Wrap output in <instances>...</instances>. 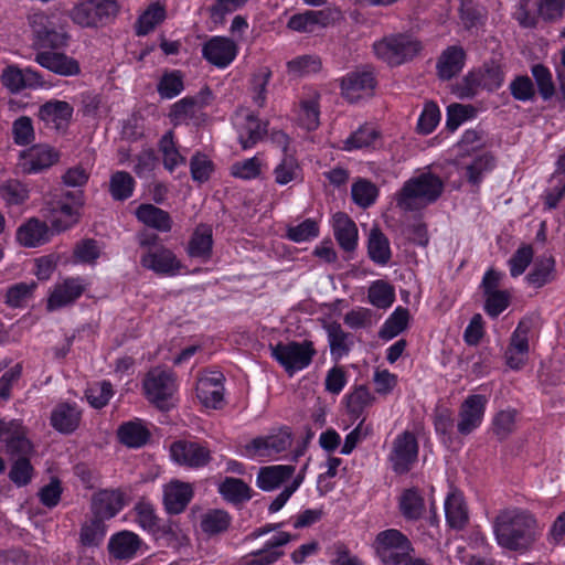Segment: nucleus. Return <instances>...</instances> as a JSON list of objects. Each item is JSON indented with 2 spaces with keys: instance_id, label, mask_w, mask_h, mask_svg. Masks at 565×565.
Returning <instances> with one entry per match:
<instances>
[{
  "instance_id": "nucleus-1",
  "label": "nucleus",
  "mask_w": 565,
  "mask_h": 565,
  "mask_svg": "<svg viewBox=\"0 0 565 565\" xmlns=\"http://www.w3.org/2000/svg\"><path fill=\"white\" fill-rule=\"evenodd\" d=\"M493 532L497 543L509 551L524 553L537 537L535 516L521 508L501 510L494 519Z\"/></svg>"
},
{
  "instance_id": "nucleus-2",
  "label": "nucleus",
  "mask_w": 565,
  "mask_h": 565,
  "mask_svg": "<svg viewBox=\"0 0 565 565\" xmlns=\"http://www.w3.org/2000/svg\"><path fill=\"white\" fill-rule=\"evenodd\" d=\"M505 79L504 64L497 58H490L479 67L470 70L454 87V93L460 99H472L480 90L497 92Z\"/></svg>"
},
{
  "instance_id": "nucleus-3",
  "label": "nucleus",
  "mask_w": 565,
  "mask_h": 565,
  "mask_svg": "<svg viewBox=\"0 0 565 565\" xmlns=\"http://www.w3.org/2000/svg\"><path fill=\"white\" fill-rule=\"evenodd\" d=\"M444 183L433 173H422L407 180L396 194V205L405 212L419 211L436 202L441 195Z\"/></svg>"
},
{
  "instance_id": "nucleus-4",
  "label": "nucleus",
  "mask_w": 565,
  "mask_h": 565,
  "mask_svg": "<svg viewBox=\"0 0 565 565\" xmlns=\"http://www.w3.org/2000/svg\"><path fill=\"white\" fill-rule=\"evenodd\" d=\"M372 50L377 60L395 67L416 57L423 50V44L412 34L399 32L376 40Z\"/></svg>"
},
{
  "instance_id": "nucleus-5",
  "label": "nucleus",
  "mask_w": 565,
  "mask_h": 565,
  "mask_svg": "<svg viewBox=\"0 0 565 565\" xmlns=\"http://www.w3.org/2000/svg\"><path fill=\"white\" fill-rule=\"evenodd\" d=\"M373 547L383 565H402L414 552L411 540L396 529L377 533Z\"/></svg>"
},
{
  "instance_id": "nucleus-6",
  "label": "nucleus",
  "mask_w": 565,
  "mask_h": 565,
  "mask_svg": "<svg viewBox=\"0 0 565 565\" xmlns=\"http://www.w3.org/2000/svg\"><path fill=\"white\" fill-rule=\"evenodd\" d=\"M269 349L271 356L289 375L308 367L317 354L313 342L310 340L278 342L275 345L270 344Z\"/></svg>"
},
{
  "instance_id": "nucleus-7",
  "label": "nucleus",
  "mask_w": 565,
  "mask_h": 565,
  "mask_svg": "<svg viewBox=\"0 0 565 565\" xmlns=\"http://www.w3.org/2000/svg\"><path fill=\"white\" fill-rule=\"evenodd\" d=\"M118 11L116 0H85L72 9L71 18L83 28H98L111 22Z\"/></svg>"
},
{
  "instance_id": "nucleus-8",
  "label": "nucleus",
  "mask_w": 565,
  "mask_h": 565,
  "mask_svg": "<svg viewBox=\"0 0 565 565\" xmlns=\"http://www.w3.org/2000/svg\"><path fill=\"white\" fill-rule=\"evenodd\" d=\"M419 444L414 433L404 430L392 441L387 455L391 470L397 476L407 475L417 463Z\"/></svg>"
},
{
  "instance_id": "nucleus-9",
  "label": "nucleus",
  "mask_w": 565,
  "mask_h": 565,
  "mask_svg": "<svg viewBox=\"0 0 565 565\" xmlns=\"http://www.w3.org/2000/svg\"><path fill=\"white\" fill-rule=\"evenodd\" d=\"M0 440L4 452L11 458L31 457L34 446L28 437V428L20 419H0Z\"/></svg>"
},
{
  "instance_id": "nucleus-10",
  "label": "nucleus",
  "mask_w": 565,
  "mask_h": 565,
  "mask_svg": "<svg viewBox=\"0 0 565 565\" xmlns=\"http://www.w3.org/2000/svg\"><path fill=\"white\" fill-rule=\"evenodd\" d=\"M171 459L180 465L192 469L207 466L212 460V451L206 443L194 440H175L170 445Z\"/></svg>"
},
{
  "instance_id": "nucleus-11",
  "label": "nucleus",
  "mask_w": 565,
  "mask_h": 565,
  "mask_svg": "<svg viewBox=\"0 0 565 565\" xmlns=\"http://www.w3.org/2000/svg\"><path fill=\"white\" fill-rule=\"evenodd\" d=\"M60 160V152L50 145L39 143L20 152L17 168L23 174H36Z\"/></svg>"
},
{
  "instance_id": "nucleus-12",
  "label": "nucleus",
  "mask_w": 565,
  "mask_h": 565,
  "mask_svg": "<svg viewBox=\"0 0 565 565\" xmlns=\"http://www.w3.org/2000/svg\"><path fill=\"white\" fill-rule=\"evenodd\" d=\"M31 29L38 43L42 47L58 49L66 44V33L56 22L55 15H47L44 12H38L29 19Z\"/></svg>"
},
{
  "instance_id": "nucleus-13",
  "label": "nucleus",
  "mask_w": 565,
  "mask_h": 565,
  "mask_svg": "<svg viewBox=\"0 0 565 565\" xmlns=\"http://www.w3.org/2000/svg\"><path fill=\"white\" fill-rule=\"evenodd\" d=\"M488 397L482 394L468 395L459 406L457 431L467 436L479 428L483 422Z\"/></svg>"
},
{
  "instance_id": "nucleus-14",
  "label": "nucleus",
  "mask_w": 565,
  "mask_h": 565,
  "mask_svg": "<svg viewBox=\"0 0 565 565\" xmlns=\"http://www.w3.org/2000/svg\"><path fill=\"white\" fill-rule=\"evenodd\" d=\"M143 388L147 398L163 409L175 391V380L171 372L154 369L147 374Z\"/></svg>"
},
{
  "instance_id": "nucleus-15",
  "label": "nucleus",
  "mask_w": 565,
  "mask_h": 565,
  "mask_svg": "<svg viewBox=\"0 0 565 565\" xmlns=\"http://www.w3.org/2000/svg\"><path fill=\"white\" fill-rule=\"evenodd\" d=\"M291 431L288 427L280 428L277 433L254 438L245 446L248 457H273L291 446Z\"/></svg>"
},
{
  "instance_id": "nucleus-16",
  "label": "nucleus",
  "mask_w": 565,
  "mask_h": 565,
  "mask_svg": "<svg viewBox=\"0 0 565 565\" xmlns=\"http://www.w3.org/2000/svg\"><path fill=\"white\" fill-rule=\"evenodd\" d=\"M142 539L132 531L122 530L109 537L107 550L116 561H131L147 550Z\"/></svg>"
},
{
  "instance_id": "nucleus-17",
  "label": "nucleus",
  "mask_w": 565,
  "mask_h": 565,
  "mask_svg": "<svg viewBox=\"0 0 565 565\" xmlns=\"http://www.w3.org/2000/svg\"><path fill=\"white\" fill-rule=\"evenodd\" d=\"M224 381L220 371L204 373L196 383V397L207 408L220 409L224 405Z\"/></svg>"
},
{
  "instance_id": "nucleus-18",
  "label": "nucleus",
  "mask_w": 565,
  "mask_h": 565,
  "mask_svg": "<svg viewBox=\"0 0 565 565\" xmlns=\"http://www.w3.org/2000/svg\"><path fill=\"white\" fill-rule=\"evenodd\" d=\"M376 86L372 71L356 70L341 78V95L350 103H356L364 96H371Z\"/></svg>"
},
{
  "instance_id": "nucleus-19",
  "label": "nucleus",
  "mask_w": 565,
  "mask_h": 565,
  "mask_svg": "<svg viewBox=\"0 0 565 565\" xmlns=\"http://www.w3.org/2000/svg\"><path fill=\"white\" fill-rule=\"evenodd\" d=\"M2 85L12 94L24 89H36L43 87L45 82L42 75L30 68H20L17 65H8L0 75Z\"/></svg>"
},
{
  "instance_id": "nucleus-20",
  "label": "nucleus",
  "mask_w": 565,
  "mask_h": 565,
  "mask_svg": "<svg viewBox=\"0 0 565 565\" xmlns=\"http://www.w3.org/2000/svg\"><path fill=\"white\" fill-rule=\"evenodd\" d=\"M140 264L143 268L164 276H174L182 267L175 254L163 245L143 253Z\"/></svg>"
},
{
  "instance_id": "nucleus-21",
  "label": "nucleus",
  "mask_w": 565,
  "mask_h": 565,
  "mask_svg": "<svg viewBox=\"0 0 565 565\" xmlns=\"http://www.w3.org/2000/svg\"><path fill=\"white\" fill-rule=\"evenodd\" d=\"M238 53L237 44L226 36H213L202 46V56L218 68L227 67Z\"/></svg>"
},
{
  "instance_id": "nucleus-22",
  "label": "nucleus",
  "mask_w": 565,
  "mask_h": 565,
  "mask_svg": "<svg viewBox=\"0 0 565 565\" xmlns=\"http://www.w3.org/2000/svg\"><path fill=\"white\" fill-rule=\"evenodd\" d=\"M194 497V488L191 483L178 479L163 486V507L168 514L178 515L185 511Z\"/></svg>"
},
{
  "instance_id": "nucleus-23",
  "label": "nucleus",
  "mask_w": 565,
  "mask_h": 565,
  "mask_svg": "<svg viewBox=\"0 0 565 565\" xmlns=\"http://www.w3.org/2000/svg\"><path fill=\"white\" fill-rule=\"evenodd\" d=\"M86 290V284L83 278L70 277L62 282L56 284L51 291L46 309L54 311L74 303Z\"/></svg>"
},
{
  "instance_id": "nucleus-24",
  "label": "nucleus",
  "mask_w": 565,
  "mask_h": 565,
  "mask_svg": "<svg viewBox=\"0 0 565 565\" xmlns=\"http://www.w3.org/2000/svg\"><path fill=\"white\" fill-rule=\"evenodd\" d=\"M74 113L73 106L65 100L52 99L39 108V118L46 127L58 132H65Z\"/></svg>"
},
{
  "instance_id": "nucleus-25",
  "label": "nucleus",
  "mask_w": 565,
  "mask_h": 565,
  "mask_svg": "<svg viewBox=\"0 0 565 565\" xmlns=\"http://www.w3.org/2000/svg\"><path fill=\"white\" fill-rule=\"evenodd\" d=\"M291 541V535L287 532H279L268 540L263 548L250 552L243 557L244 565H274L284 556L281 546Z\"/></svg>"
},
{
  "instance_id": "nucleus-26",
  "label": "nucleus",
  "mask_w": 565,
  "mask_h": 565,
  "mask_svg": "<svg viewBox=\"0 0 565 565\" xmlns=\"http://www.w3.org/2000/svg\"><path fill=\"white\" fill-rule=\"evenodd\" d=\"M52 231L44 221L30 217L17 228L15 239L23 247L34 248L50 242Z\"/></svg>"
},
{
  "instance_id": "nucleus-27",
  "label": "nucleus",
  "mask_w": 565,
  "mask_h": 565,
  "mask_svg": "<svg viewBox=\"0 0 565 565\" xmlns=\"http://www.w3.org/2000/svg\"><path fill=\"white\" fill-rule=\"evenodd\" d=\"M124 505V493L119 489L100 490L92 499L93 515L104 521L116 516Z\"/></svg>"
},
{
  "instance_id": "nucleus-28",
  "label": "nucleus",
  "mask_w": 565,
  "mask_h": 565,
  "mask_svg": "<svg viewBox=\"0 0 565 565\" xmlns=\"http://www.w3.org/2000/svg\"><path fill=\"white\" fill-rule=\"evenodd\" d=\"M467 53L460 45H450L439 55L436 63L437 75L441 81L457 76L466 65Z\"/></svg>"
},
{
  "instance_id": "nucleus-29",
  "label": "nucleus",
  "mask_w": 565,
  "mask_h": 565,
  "mask_svg": "<svg viewBox=\"0 0 565 565\" xmlns=\"http://www.w3.org/2000/svg\"><path fill=\"white\" fill-rule=\"evenodd\" d=\"M35 62L42 67L61 76H75L81 73L78 62L63 53L43 51L35 55Z\"/></svg>"
},
{
  "instance_id": "nucleus-30",
  "label": "nucleus",
  "mask_w": 565,
  "mask_h": 565,
  "mask_svg": "<svg viewBox=\"0 0 565 565\" xmlns=\"http://www.w3.org/2000/svg\"><path fill=\"white\" fill-rule=\"evenodd\" d=\"M136 218L147 227L169 233L173 227L170 213L150 203L140 204L135 211Z\"/></svg>"
},
{
  "instance_id": "nucleus-31",
  "label": "nucleus",
  "mask_w": 565,
  "mask_h": 565,
  "mask_svg": "<svg viewBox=\"0 0 565 565\" xmlns=\"http://www.w3.org/2000/svg\"><path fill=\"white\" fill-rule=\"evenodd\" d=\"M82 412L76 404H57L50 417L51 426L61 434H72L79 425Z\"/></svg>"
},
{
  "instance_id": "nucleus-32",
  "label": "nucleus",
  "mask_w": 565,
  "mask_h": 565,
  "mask_svg": "<svg viewBox=\"0 0 565 565\" xmlns=\"http://www.w3.org/2000/svg\"><path fill=\"white\" fill-rule=\"evenodd\" d=\"M213 250V231L209 224L200 223L193 231L188 246L186 254L191 258L209 260Z\"/></svg>"
},
{
  "instance_id": "nucleus-33",
  "label": "nucleus",
  "mask_w": 565,
  "mask_h": 565,
  "mask_svg": "<svg viewBox=\"0 0 565 565\" xmlns=\"http://www.w3.org/2000/svg\"><path fill=\"white\" fill-rule=\"evenodd\" d=\"M117 438L128 448H141L148 444L151 433L139 418L122 423L117 429Z\"/></svg>"
},
{
  "instance_id": "nucleus-34",
  "label": "nucleus",
  "mask_w": 565,
  "mask_h": 565,
  "mask_svg": "<svg viewBox=\"0 0 565 565\" xmlns=\"http://www.w3.org/2000/svg\"><path fill=\"white\" fill-rule=\"evenodd\" d=\"M295 470V466L291 465L262 467L257 473L256 484L263 491H273L289 480Z\"/></svg>"
},
{
  "instance_id": "nucleus-35",
  "label": "nucleus",
  "mask_w": 565,
  "mask_h": 565,
  "mask_svg": "<svg viewBox=\"0 0 565 565\" xmlns=\"http://www.w3.org/2000/svg\"><path fill=\"white\" fill-rule=\"evenodd\" d=\"M333 234L342 249L352 252L358 244V227L352 218L344 212H338L332 217Z\"/></svg>"
},
{
  "instance_id": "nucleus-36",
  "label": "nucleus",
  "mask_w": 565,
  "mask_h": 565,
  "mask_svg": "<svg viewBox=\"0 0 565 565\" xmlns=\"http://www.w3.org/2000/svg\"><path fill=\"white\" fill-rule=\"evenodd\" d=\"M51 210V226L56 233L64 232L78 223L82 206L56 200Z\"/></svg>"
},
{
  "instance_id": "nucleus-37",
  "label": "nucleus",
  "mask_w": 565,
  "mask_h": 565,
  "mask_svg": "<svg viewBox=\"0 0 565 565\" xmlns=\"http://www.w3.org/2000/svg\"><path fill=\"white\" fill-rule=\"evenodd\" d=\"M398 508L405 520L417 521L425 512L424 497L417 488L405 489L398 499Z\"/></svg>"
},
{
  "instance_id": "nucleus-38",
  "label": "nucleus",
  "mask_w": 565,
  "mask_h": 565,
  "mask_svg": "<svg viewBox=\"0 0 565 565\" xmlns=\"http://www.w3.org/2000/svg\"><path fill=\"white\" fill-rule=\"evenodd\" d=\"M555 258L552 255H543L536 258L526 280L535 288H541L556 278Z\"/></svg>"
},
{
  "instance_id": "nucleus-39",
  "label": "nucleus",
  "mask_w": 565,
  "mask_h": 565,
  "mask_svg": "<svg viewBox=\"0 0 565 565\" xmlns=\"http://www.w3.org/2000/svg\"><path fill=\"white\" fill-rule=\"evenodd\" d=\"M324 330L328 335L331 355L335 359L347 355L353 345V337L345 332L337 321L326 324Z\"/></svg>"
},
{
  "instance_id": "nucleus-40",
  "label": "nucleus",
  "mask_w": 565,
  "mask_h": 565,
  "mask_svg": "<svg viewBox=\"0 0 565 565\" xmlns=\"http://www.w3.org/2000/svg\"><path fill=\"white\" fill-rule=\"evenodd\" d=\"M267 132V122H262L254 114L245 117V122L238 129V141L243 149L253 148Z\"/></svg>"
},
{
  "instance_id": "nucleus-41",
  "label": "nucleus",
  "mask_w": 565,
  "mask_h": 565,
  "mask_svg": "<svg viewBox=\"0 0 565 565\" xmlns=\"http://www.w3.org/2000/svg\"><path fill=\"white\" fill-rule=\"evenodd\" d=\"M218 492L232 504H241L252 499L250 487L238 478L226 477L218 486Z\"/></svg>"
},
{
  "instance_id": "nucleus-42",
  "label": "nucleus",
  "mask_w": 565,
  "mask_h": 565,
  "mask_svg": "<svg viewBox=\"0 0 565 565\" xmlns=\"http://www.w3.org/2000/svg\"><path fill=\"white\" fill-rule=\"evenodd\" d=\"M231 524L232 516L222 509H210L201 515L200 527L209 536L226 532Z\"/></svg>"
},
{
  "instance_id": "nucleus-43",
  "label": "nucleus",
  "mask_w": 565,
  "mask_h": 565,
  "mask_svg": "<svg viewBox=\"0 0 565 565\" xmlns=\"http://www.w3.org/2000/svg\"><path fill=\"white\" fill-rule=\"evenodd\" d=\"M458 13L467 31L482 26L487 20V10L476 0H460Z\"/></svg>"
},
{
  "instance_id": "nucleus-44",
  "label": "nucleus",
  "mask_w": 565,
  "mask_h": 565,
  "mask_svg": "<svg viewBox=\"0 0 565 565\" xmlns=\"http://www.w3.org/2000/svg\"><path fill=\"white\" fill-rule=\"evenodd\" d=\"M367 254L372 262L384 266L392 257L388 238L377 227L372 228L369 236Z\"/></svg>"
},
{
  "instance_id": "nucleus-45",
  "label": "nucleus",
  "mask_w": 565,
  "mask_h": 565,
  "mask_svg": "<svg viewBox=\"0 0 565 565\" xmlns=\"http://www.w3.org/2000/svg\"><path fill=\"white\" fill-rule=\"evenodd\" d=\"M201 109L202 104L196 97L186 96L173 104L169 117L174 126L189 124L191 120L198 118Z\"/></svg>"
},
{
  "instance_id": "nucleus-46",
  "label": "nucleus",
  "mask_w": 565,
  "mask_h": 565,
  "mask_svg": "<svg viewBox=\"0 0 565 565\" xmlns=\"http://www.w3.org/2000/svg\"><path fill=\"white\" fill-rule=\"evenodd\" d=\"M159 150L162 154V163L164 169L173 172L179 166H184L186 159L182 156L174 142V134L172 130L167 131L159 140Z\"/></svg>"
},
{
  "instance_id": "nucleus-47",
  "label": "nucleus",
  "mask_w": 565,
  "mask_h": 565,
  "mask_svg": "<svg viewBox=\"0 0 565 565\" xmlns=\"http://www.w3.org/2000/svg\"><path fill=\"white\" fill-rule=\"evenodd\" d=\"M445 514L450 527L461 530L468 522V512L463 499L458 493H450L445 501Z\"/></svg>"
},
{
  "instance_id": "nucleus-48",
  "label": "nucleus",
  "mask_w": 565,
  "mask_h": 565,
  "mask_svg": "<svg viewBox=\"0 0 565 565\" xmlns=\"http://www.w3.org/2000/svg\"><path fill=\"white\" fill-rule=\"evenodd\" d=\"M0 198L7 206L24 204L30 198V190L18 179H9L0 184Z\"/></svg>"
},
{
  "instance_id": "nucleus-49",
  "label": "nucleus",
  "mask_w": 565,
  "mask_h": 565,
  "mask_svg": "<svg viewBox=\"0 0 565 565\" xmlns=\"http://www.w3.org/2000/svg\"><path fill=\"white\" fill-rule=\"evenodd\" d=\"M38 282H17L10 286L4 295V303L10 308H24L33 299Z\"/></svg>"
},
{
  "instance_id": "nucleus-50",
  "label": "nucleus",
  "mask_w": 565,
  "mask_h": 565,
  "mask_svg": "<svg viewBox=\"0 0 565 565\" xmlns=\"http://www.w3.org/2000/svg\"><path fill=\"white\" fill-rule=\"evenodd\" d=\"M166 19V7L159 2L151 3L137 19V35H147Z\"/></svg>"
},
{
  "instance_id": "nucleus-51",
  "label": "nucleus",
  "mask_w": 565,
  "mask_h": 565,
  "mask_svg": "<svg viewBox=\"0 0 565 565\" xmlns=\"http://www.w3.org/2000/svg\"><path fill=\"white\" fill-rule=\"evenodd\" d=\"M409 311L407 308L397 307L386 319L379 335L383 340H391L402 333L408 326Z\"/></svg>"
},
{
  "instance_id": "nucleus-52",
  "label": "nucleus",
  "mask_w": 565,
  "mask_h": 565,
  "mask_svg": "<svg viewBox=\"0 0 565 565\" xmlns=\"http://www.w3.org/2000/svg\"><path fill=\"white\" fill-rule=\"evenodd\" d=\"M135 521L145 531L156 533L159 531L160 519L152 503L146 500L138 501L134 507Z\"/></svg>"
},
{
  "instance_id": "nucleus-53",
  "label": "nucleus",
  "mask_w": 565,
  "mask_h": 565,
  "mask_svg": "<svg viewBox=\"0 0 565 565\" xmlns=\"http://www.w3.org/2000/svg\"><path fill=\"white\" fill-rule=\"evenodd\" d=\"M136 182L126 171H116L110 175L109 193L115 201L129 199L135 190Z\"/></svg>"
},
{
  "instance_id": "nucleus-54",
  "label": "nucleus",
  "mask_w": 565,
  "mask_h": 565,
  "mask_svg": "<svg viewBox=\"0 0 565 565\" xmlns=\"http://www.w3.org/2000/svg\"><path fill=\"white\" fill-rule=\"evenodd\" d=\"M107 525L105 521L93 516L82 525L79 541L84 546H98L106 536Z\"/></svg>"
},
{
  "instance_id": "nucleus-55",
  "label": "nucleus",
  "mask_w": 565,
  "mask_h": 565,
  "mask_svg": "<svg viewBox=\"0 0 565 565\" xmlns=\"http://www.w3.org/2000/svg\"><path fill=\"white\" fill-rule=\"evenodd\" d=\"M369 301L376 308L386 309L395 300L394 288L384 280L374 281L367 291Z\"/></svg>"
},
{
  "instance_id": "nucleus-56",
  "label": "nucleus",
  "mask_w": 565,
  "mask_h": 565,
  "mask_svg": "<svg viewBox=\"0 0 565 565\" xmlns=\"http://www.w3.org/2000/svg\"><path fill=\"white\" fill-rule=\"evenodd\" d=\"M353 202L360 207L366 209L374 204L379 196V189L369 180L360 179L351 188Z\"/></svg>"
},
{
  "instance_id": "nucleus-57",
  "label": "nucleus",
  "mask_w": 565,
  "mask_h": 565,
  "mask_svg": "<svg viewBox=\"0 0 565 565\" xmlns=\"http://www.w3.org/2000/svg\"><path fill=\"white\" fill-rule=\"evenodd\" d=\"M373 401L374 396L370 390L366 386L361 385L348 395V412L352 417L358 419L363 414L364 409L372 405Z\"/></svg>"
},
{
  "instance_id": "nucleus-58",
  "label": "nucleus",
  "mask_w": 565,
  "mask_h": 565,
  "mask_svg": "<svg viewBox=\"0 0 565 565\" xmlns=\"http://www.w3.org/2000/svg\"><path fill=\"white\" fill-rule=\"evenodd\" d=\"M34 468L30 457L15 458L9 471V479L19 488L28 486L33 478Z\"/></svg>"
},
{
  "instance_id": "nucleus-59",
  "label": "nucleus",
  "mask_w": 565,
  "mask_h": 565,
  "mask_svg": "<svg viewBox=\"0 0 565 565\" xmlns=\"http://www.w3.org/2000/svg\"><path fill=\"white\" fill-rule=\"evenodd\" d=\"M322 67V63L317 55H301L290 60L287 63L288 73L295 76H305L318 73Z\"/></svg>"
},
{
  "instance_id": "nucleus-60",
  "label": "nucleus",
  "mask_w": 565,
  "mask_h": 565,
  "mask_svg": "<svg viewBox=\"0 0 565 565\" xmlns=\"http://www.w3.org/2000/svg\"><path fill=\"white\" fill-rule=\"evenodd\" d=\"M532 328L531 319H522L513 331L508 347V351L520 355H526L529 352V333Z\"/></svg>"
},
{
  "instance_id": "nucleus-61",
  "label": "nucleus",
  "mask_w": 565,
  "mask_h": 565,
  "mask_svg": "<svg viewBox=\"0 0 565 565\" xmlns=\"http://www.w3.org/2000/svg\"><path fill=\"white\" fill-rule=\"evenodd\" d=\"M531 73L534 77L541 97L544 100L551 99L555 94V85L551 71L545 65L539 63L531 67Z\"/></svg>"
},
{
  "instance_id": "nucleus-62",
  "label": "nucleus",
  "mask_w": 565,
  "mask_h": 565,
  "mask_svg": "<svg viewBox=\"0 0 565 565\" xmlns=\"http://www.w3.org/2000/svg\"><path fill=\"white\" fill-rule=\"evenodd\" d=\"M157 89L162 98L171 99L178 96L184 89L182 73L180 71L164 73Z\"/></svg>"
},
{
  "instance_id": "nucleus-63",
  "label": "nucleus",
  "mask_w": 565,
  "mask_h": 565,
  "mask_svg": "<svg viewBox=\"0 0 565 565\" xmlns=\"http://www.w3.org/2000/svg\"><path fill=\"white\" fill-rule=\"evenodd\" d=\"M263 162L255 156L243 161H237L231 166V174L242 180H253L260 175Z\"/></svg>"
},
{
  "instance_id": "nucleus-64",
  "label": "nucleus",
  "mask_w": 565,
  "mask_h": 565,
  "mask_svg": "<svg viewBox=\"0 0 565 565\" xmlns=\"http://www.w3.org/2000/svg\"><path fill=\"white\" fill-rule=\"evenodd\" d=\"M213 169L214 164L207 156L201 152H196L192 156L190 160V172L194 181L199 183L206 182L210 179Z\"/></svg>"
}]
</instances>
